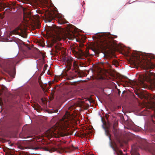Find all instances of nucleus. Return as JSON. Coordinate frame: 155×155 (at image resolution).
I'll list each match as a JSON object with an SVG mask.
<instances>
[{"mask_svg":"<svg viewBox=\"0 0 155 155\" xmlns=\"http://www.w3.org/2000/svg\"><path fill=\"white\" fill-rule=\"evenodd\" d=\"M72 113L66 112L58 124L52 127L47 130L45 132L46 136L48 137H54L58 138L69 134L67 127L71 123V120L73 119Z\"/></svg>","mask_w":155,"mask_h":155,"instance_id":"obj_1","label":"nucleus"},{"mask_svg":"<svg viewBox=\"0 0 155 155\" xmlns=\"http://www.w3.org/2000/svg\"><path fill=\"white\" fill-rule=\"evenodd\" d=\"M47 33L59 40H61L63 37L73 40L77 36L76 33L78 32V29L72 25H69L64 29L57 27L53 24L51 26L47 25Z\"/></svg>","mask_w":155,"mask_h":155,"instance_id":"obj_2","label":"nucleus"},{"mask_svg":"<svg viewBox=\"0 0 155 155\" xmlns=\"http://www.w3.org/2000/svg\"><path fill=\"white\" fill-rule=\"evenodd\" d=\"M114 36V37H113L109 33L99 34L97 36L98 42L93 46L91 49L96 53H98L101 50L112 49L114 47L115 44L114 38L117 37L116 35Z\"/></svg>","mask_w":155,"mask_h":155,"instance_id":"obj_3","label":"nucleus"},{"mask_svg":"<svg viewBox=\"0 0 155 155\" xmlns=\"http://www.w3.org/2000/svg\"><path fill=\"white\" fill-rule=\"evenodd\" d=\"M50 0H39V7L47 8L44 10L39 9V19H43L45 22H50L58 17L57 12L50 8Z\"/></svg>","mask_w":155,"mask_h":155,"instance_id":"obj_4","label":"nucleus"},{"mask_svg":"<svg viewBox=\"0 0 155 155\" xmlns=\"http://www.w3.org/2000/svg\"><path fill=\"white\" fill-rule=\"evenodd\" d=\"M138 81L139 82L136 83L138 86H145V81H147L150 82L152 86L155 87V73L147 72V73L140 74L139 76Z\"/></svg>","mask_w":155,"mask_h":155,"instance_id":"obj_5","label":"nucleus"},{"mask_svg":"<svg viewBox=\"0 0 155 155\" xmlns=\"http://www.w3.org/2000/svg\"><path fill=\"white\" fill-rule=\"evenodd\" d=\"M18 61H16L15 59H10L3 60L0 59V66L8 71H13L15 69V66Z\"/></svg>","mask_w":155,"mask_h":155,"instance_id":"obj_6","label":"nucleus"},{"mask_svg":"<svg viewBox=\"0 0 155 155\" xmlns=\"http://www.w3.org/2000/svg\"><path fill=\"white\" fill-rule=\"evenodd\" d=\"M146 58L147 59L145 60H139L137 63L139 65L142 66L145 68L148 69L154 68L155 67V64L150 61L151 59L154 58V57L151 54H149L147 56Z\"/></svg>","mask_w":155,"mask_h":155,"instance_id":"obj_7","label":"nucleus"},{"mask_svg":"<svg viewBox=\"0 0 155 155\" xmlns=\"http://www.w3.org/2000/svg\"><path fill=\"white\" fill-rule=\"evenodd\" d=\"M71 50L73 53L76 54L78 55V58L80 59H84L85 58L88 57L90 56L88 51L87 50L86 51H83L82 50H80L78 53L75 50V48L73 46L71 47Z\"/></svg>","mask_w":155,"mask_h":155,"instance_id":"obj_8","label":"nucleus"},{"mask_svg":"<svg viewBox=\"0 0 155 155\" xmlns=\"http://www.w3.org/2000/svg\"><path fill=\"white\" fill-rule=\"evenodd\" d=\"M42 138H41L39 137V149H43L45 150L46 151H49L50 153H51L54 151H55L57 150L56 148L54 147L50 148V147H42L40 145L41 143H42L43 141H42Z\"/></svg>","mask_w":155,"mask_h":155,"instance_id":"obj_9","label":"nucleus"},{"mask_svg":"<svg viewBox=\"0 0 155 155\" xmlns=\"http://www.w3.org/2000/svg\"><path fill=\"white\" fill-rule=\"evenodd\" d=\"M131 148L133 151L134 152V155H140L139 153H137V151L138 148L136 144H134L131 146ZM133 154V153H132Z\"/></svg>","mask_w":155,"mask_h":155,"instance_id":"obj_10","label":"nucleus"},{"mask_svg":"<svg viewBox=\"0 0 155 155\" xmlns=\"http://www.w3.org/2000/svg\"><path fill=\"white\" fill-rule=\"evenodd\" d=\"M39 60H41V61H42L43 64L45 63L44 62V58L45 57V52H41L40 51H39Z\"/></svg>","mask_w":155,"mask_h":155,"instance_id":"obj_11","label":"nucleus"},{"mask_svg":"<svg viewBox=\"0 0 155 155\" xmlns=\"http://www.w3.org/2000/svg\"><path fill=\"white\" fill-rule=\"evenodd\" d=\"M34 48H35V51L34 52L32 55V56L35 59L38 58L39 57L38 51V49L36 47H34Z\"/></svg>","mask_w":155,"mask_h":155,"instance_id":"obj_12","label":"nucleus"},{"mask_svg":"<svg viewBox=\"0 0 155 155\" xmlns=\"http://www.w3.org/2000/svg\"><path fill=\"white\" fill-rule=\"evenodd\" d=\"M34 19L35 20L34 21L35 22V23L37 25V28H39V15L38 14L36 15H34Z\"/></svg>","mask_w":155,"mask_h":155,"instance_id":"obj_13","label":"nucleus"},{"mask_svg":"<svg viewBox=\"0 0 155 155\" xmlns=\"http://www.w3.org/2000/svg\"><path fill=\"white\" fill-rule=\"evenodd\" d=\"M104 128L105 130V134L106 136H108L110 140V142L111 143V135L109 133V131L108 130L106 129L105 127H104Z\"/></svg>","mask_w":155,"mask_h":155,"instance_id":"obj_14","label":"nucleus"},{"mask_svg":"<svg viewBox=\"0 0 155 155\" xmlns=\"http://www.w3.org/2000/svg\"><path fill=\"white\" fill-rule=\"evenodd\" d=\"M145 149L155 154V150L150 147L149 146L145 148Z\"/></svg>","mask_w":155,"mask_h":155,"instance_id":"obj_15","label":"nucleus"},{"mask_svg":"<svg viewBox=\"0 0 155 155\" xmlns=\"http://www.w3.org/2000/svg\"><path fill=\"white\" fill-rule=\"evenodd\" d=\"M39 86L41 87V88L43 90V91H44V90L45 89V86L44 84L41 81V77L39 76Z\"/></svg>","mask_w":155,"mask_h":155,"instance_id":"obj_16","label":"nucleus"},{"mask_svg":"<svg viewBox=\"0 0 155 155\" xmlns=\"http://www.w3.org/2000/svg\"><path fill=\"white\" fill-rule=\"evenodd\" d=\"M39 123H40V122L41 123H44L46 121V119H45V117H43L42 116H39Z\"/></svg>","mask_w":155,"mask_h":155,"instance_id":"obj_17","label":"nucleus"},{"mask_svg":"<svg viewBox=\"0 0 155 155\" xmlns=\"http://www.w3.org/2000/svg\"><path fill=\"white\" fill-rule=\"evenodd\" d=\"M102 71V69L101 68L98 69V71L97 72H96V74H95V75L97 76H101V72Z\"/></svg>","mask_w":155,"mask_h":155,"instance_id":"obj_18","label":"nucleus"},{"mask_svg":"<svg viewBox=\"0 0 155 155\" xmlns=\"http://www.w3.org/2000/svg\"><path fill=\"white\" fill-rule=\"evenodd\" d=\"M66 148L69 150H72L74 149H76L77 148L75 147L73 145L71 146V147H68Z\"/></svg>","mask_w":155,"mask_h":155,"instance_id":"obj_19","label":"nucleus"},{"mask_svg":"<svg viewBox=\"0 0 155 155\" xmlns=\"http://www.w3.org/2000/svg\"><path fill=\"white\" fill-rule=\"evenodd\" d=\"M25 45L26 47V48L28 49V50H31L32 48V46H31L30 45H29L28 44H25Z\"/></svg>","mask_w":155,"mask_h":155,"instance_id":"obj_20","label":"nucleus"},{"mask_svg":"<svg viewBox=\"0 0 155 155\" xmlns=\"http://www.w3.org/2000/svg\"><path fill=\"white\" fill-rule=\"evenodd\" d=\"M58 111V109H56L55 110H50L48 113H57Z\"/></svg>","mask_w":155,"mask_h":155,"instance_id":"obj_21","label":"nucleus"},{"mask_svg":"<svg viewBox=\"0 0 155 155\" xmlns=\"http://www.w3.org/2000/svg\"><path fill=\"white\" fill-rule=\"evenodd\" d=\"M67 62L69 65L71 66V65L72 60H70L69 59H67Z\"/></svg>","mask_w":155,"mask_h":155,"instance_id":"obj_22","label":"nucleus"},{"mask_svg":"<svg viewBox=\"0 0 155 155\" xmlns=\"http://www.w3.org/2000/svg\"><path fill=\"white\" fill-rule=\"evenodd\" d=\"M30 148L32 149L38 150L39 149V147L37 146V147H34L33 146H31V148Z\"/></svg>","mask_w":155,"mask_h":155,"instance_id":"obj_23","label":"nucleus"},{"mask_svg":"<svg viewBox=\"0 0 155 155\" xmlns=\"http://www.w3.org/2000/svg\"><path fill=\"white\" fill-rule=\"evenodd\" d=\"M112 63L114 65H116L117 64L118 62L116 60H114L112 61Z\"/></svg>","mask_w":155,"mask_h":155,"instance_id":"obj_24","label":"nucleus"},{"mask_svg":"<svg viewBox=\"0 0 155 155\" xmlns=\"http://www.w3.org/2000/svg\"><path fill=\"white\" fill-rule=\"evenodd\" d=\"M58 21L59 23L61 24H63L65 23L64 21L63 20H61V19H59Z\"/></svg>","mask_w":155,"mask_h":155,"instance_id":"obj_25","label":"nucleus"},{"mask_svg":"<svg viewBox=\"0 0 155 155\" xmlns=\"http://www.w3.org/2000/svg\"><path fill=\"white\" fill-rule=\"evenodd\" d=\"M34 108L38 112H39V107L38 106H35L34 107Z\"/></svg>","mask_w":155,"mask_h":155,"instance_id":"obj_26","label":"nucleus"},{"mask_svg":"<svg viewBox=\"0 0 155 155\" xmlns=\"http://www.w3.org/2000/svg\"><path fill=\"white\" fill-rule=\"evenodd\" d=\"M5 8L3 6H1V7H0V10L1 11L4 10Z\"/></svg>","mask_w":155,"mask_h":155,"instance_id":"obj_27","label":"nucleus"},{"mask_svg":"<svg viewBox=\"0 0 155 155\" xmlns=\"http://www.w3.org/2000/svg\"><path fill=\"white\" fill-rule=\"evenodd\" d=\"M34 43L39 45V41L38 40H35L34 41Z\"/></svg>","mask_w":155,"mask_h":155,"instance_id":"obj_28","label":"nucleus"},{"mask_svg":"<svg viewBox=\"0 0 155 155\" xmlns=\"http://www.w3.org/2000/svg\"><path fill=\"white\" fill-rule=\"evenodd\" d=\"M48 66V65L47 64H45L44 65V68H43V71H45L47 67Z\"/></svg>","mask_w":155,"mask_h":155,"instance_id":"obj_29","label":"nucleus"},{"mask_svg":"<svg viewBox=\"0 0 155 155\" xmlns=\"http://www.w3.org/2000/svg\"><path fill=\"white\" fill-rule=\"evenodd\" d=\"M154 118L155 119V115H153L152 116V120L153 121V122L154 123V122H155L154 120H153L154 119Z\"/></svg>","mask_w":155,"mask_h":155,"instance_id":"obj_30","label":"nucleus"},{"mask_svg":"<svg viewBox=\"0 0 155 155\" xmlns=\"http://www.w3.org/2000/svg\"><path fill=\"white\" fill-rule=\"evenodd\" d=\"M110 146L111 147H112V149H113V150L114 151H116V148H115L112 145H110Z\"/></svg>","mask_w":155,"mask_h":155,"instance_id":"obj_31","label":"nucleus"},{"mask_svg":"<svg viewBox=\"0 0 155 155\" xmlns=\"http://www.w3.org/2000/svg\"><path fill=\"white\" fill-rule=\"evenodd\" d=\"M113 129H114V131H113V132L114 133V134L115 135L116 134V132L117 131V130L116 129H115V128L114 127H113Z\"/></svg>","mask_w":155,"mask_h":155,"instance_id":"obj_32","label":"nucleus"},{"mask_svg":"<svg viewBox=\"0 0 155 155\" xmlns=\"http://www.w3.org/2000/svg\"><path fill=\"white\" fill-rule=\"evenodd\" d=\"M39 46H42L43 47V46L41 45V41L40 39H39Z\"/></svg>","mask_w":155,"mask_h":155,"instance_id":"obj_33","label":"nucleus"},{"mask_svg":"<svg viewBox=\"0 0 155 155\" xmlns=\"http://www.w3.org/2000/svg\"><path fill=\"white\" fill-rule=\"evenodd\" d=\"M95 78H97V76H95ZM97 78H99V79H101V78H102V77L101 76H99V77H98Z\"/></svg>","mask_w":155,"mask_h":155,"instance_id":"obj_34","label":"nucleus"},{"mask_svg":"<svg viewBox=\"0 0 155 155\" xmlns=\"http://www.w3.org/2000/svg\"><path fill=\"white\" fill-rule=\"evenodd\" d=\"M12 32L14 34H16L17 33V31L16 30H14Z\"/></svg>","mask_w":155,"mask_h":155,"instance_id":"obj_35","label":"nucleus"},{"mask_svg":"<svg viewBox=\"0 0 155 155\" xmlns=\"http://www.w3.org/2000/svg\"><path fill=\"white\" fill-rule=\"evenodd\" d=\"M83 102H82L81 103V104H80V106H83Z\"/></svg>","mask_w":155,"mask_h":155,"instance_id":"obj_36","label":"nucleus"},{"mask_svg":"<svg viewBox=\"0 0 155 155\" xmlns=\"http://www.w3.org/2000/svg\"><path fill=\"white\" fill-rule=\"evenodd\" d=\"M15 74H13L12 76V77H13V78H14V77H15Z\"/></svg>","mask_w":155,"mask_h":155,"instance_id":"obj_37","label":"nucleus"},{"mask_svg":"<svg viewBox=\"0 0 155 155\" xmlns=\"http://www.w3.org/2000/svg\"><path fill=\"white\" fill-rule=\"evenodd\" d=\"M137 95H138V97H140V95H139V94H137Z\"/></svg>","mask_w":155,"mask_h":155,"instance_id":"obj_38","label":"nucleus"},{"mask_svg":"<svg viewBox=\"0 0 155 155\" xmlns=\"http://www.w3.org/2000/svg\"><path fill=\"white\" fill-rule=\"evenodd\" d=\"M39 70H40V68H41V66L40 65V64H39Z\"/></svg>","mask_w":155,"mask_h":155,"instance_id":"obj_39","label":"nucleus"},{"mask_svg":"<svg viewBox=\"0 0 155 155\" xmlns=\"http://www.w3.org/2000/svg\"><path fill=\"white\" fill-rule=\"evenodd\" d=\"M36 11V12H37V13H39V12H37L38 11H38V10H37Z\"/></svg>","mask_w":155,"mask_h":155,"instance_id":"obj_40","label":"nucleus"},{"mask_svg":"<svg viewBox=\"0 0 155 155\" xmlns=\"http://www.w3.org/2000/svg\"><path fill=\"white\" fill-rule=\"evenodd\" d=\"M39 28L40 27V21H39Z\"/></svg>","mask_w":155,"mask_h":155,"instance_id":"obj_41","label":"nucleus"},{"mask_svg":"<svg viewBox=\"0 0 155 155\" xmlns=\"http://www.w3.org/2000/svg\"><path fill=\"white\" fill-rule=\"evenodd\" d=\"M37 68H38V64H37Z\"/></svg>","mask_w":155,"mask_h":155,"instance_id":"obj_42","label":"nucleus"},{"mask_svg":"<svg viewBox=\"0 0 155 155\" xmlns=\"http://www.w3.org/2000/svg\"><path fill=\"white\" fill-rule=\"evenodd\" d=\"M21 149L22 150H24V148H21Z\"/></svg>","mask_w":155,"mask_h":155,"instance_id":"obj_43","label":"nucleus"},{"mask_svg":"<svg viewBox=\"0 0 155 155\" xmlns=\"http://www.w3.org/2000/svg\"><path fill=\"white\" fill-rule=\"evenodd\" d=\"M38 81L39 82V78L38 79Z\"/></svg>","mask_w":155,"mask_h":155,"instance_id":"obj_44","label":"nucleus"},{"mask_svg":"<svg viewBox=\"0 0 155 155\" xmlns=\"http://www.w3.org/2000/svg\"><path fill=\"white\" fill-rule=\"evenodd\" d=\"M39 109H40V108L41 107H40V106H39Z\"/></svg>","mask_w":155,"mask_h":155,"instance_id":"obj_45","label":"nucleus"},{"mask_svg":"<svg viewBox=\"0 0 155 155\" xmlns=\"http://www.w3.org/2000/svg\"><path fill=\"white\" fill-rule=\"evenodd\" d=\"M2 79V78L0 77V80Z\"/></svg>","mask_w":155,"mask_h":155,"instance_id":"obj_46","label":"nucleus"},{"mask_svg":"<svg viewBox=\"0 0 155 155\" xmlns=\"http://www.w3.org/2000/svg\"><path fill=\"white\" fill-rule=\"evenodd\" d=\"M153 99H155V97H153Z\"/></svg>","mask_w":155,"mask_h":155,"instance_id":"obj_47","label":"nucleus"},{"mask_svg":"<svg viewBox=\"0 0 155 155\" xmlns=\"http://www.w3.org/2000/svg\"><path fill=\"white\" fill-rule=\"evenodd\" d=\"M118 107V108H119V107Z\"/></svg>","mask_w":155,"mask_h":155,"instance_id":"obj_48","label":"nucleus"},{"mask_svg":"<svg viewBox=\"0 0 155 155\" xmlns=\"http://www.w3.org/2000/svg\"><path fill=\"white\" fill-rule=\"evenodd\" d=\"M21 31H22L21 29Z\"/></svg>","mask_w":155,"mask_h":155,"instance_id":"obj_49","label":"nucleus"},{"mask_svg":"<svg viewBox=\"0 0 155 155\" xmlns=\"http://www.w3.org/2000/svg\"><path fill=\"white\" fill-rule=\"evenodd\" d=\"M117 155H118V153H117Z\"/></svg>","mask_w":155,"mask_h":155,"instance_id":"obj_50","label":"nucleus"}]
</instances>
